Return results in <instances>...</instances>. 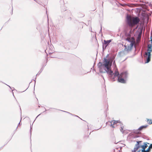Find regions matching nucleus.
<instances>
[{
	"label": "nucleus",
	"mask_w": 152,
	"mask_h": 152,
	"mask_svg": "<svg viewBox=\"0 0 152 152\" xmlns=\"http://www.w3.org/2000/svg\"><path fill=\"white\" fill-rule=\"evenodd\" d=\"M114 56L110 58H104L102 63L99 62L98 66L100 72H106L113 81H114L115 78L119 75V72L116 68Z\"/></svg>",
	"instance_id": "nucleus-1"
},
{
	"label": "nucleus",
	"mask_w": 152,
	"mask_h": 152,
	"mask_svg": "<svg viewBox=\"0 0 152 152\" xmlns=\"http://www.w3.org/2000/svg\"><path fill=\"white\" fill-rule=\"evenodd\" d=\"M126 43L124 45L125 48L124 51L127 53L131 50L134 42V39L133 38L128 37L126 39Z\"/></svg>",
	"instance_id": "nucleus-2"
},
{
	"label": "nucleus",
	"mask_w": 152,
	"mask_h": 152,
	"mask_svg": "<svg viewBox=\"0 0 152 152\" xmlns=\"http://www.w3.org/2000/svg\"><path fill=\"white\" fill-rule=\"evenodd\" d=\"M150 39L151 44L148 45L147 52L144 55L145 58L146 60V61L145 62V63H148L150 61L151 57V53L152 51V35Z\"/></svg>",
	"instance_id": "nucleus-3"
},
{
	"label": "nucleus",
	"mask_w": 152,
	"mask_h": 152,
	"mask_svg": "<svg viewBox=\"0 0 152 152\" xmlns=\"http://www.w3.org/2000/svg\"><path fill=\"white\" fill-rule=\"evenodd\" d=\"M127 23L131 27H133L138 24L140 21V19L137 17H132L127 15L126 17Z\"/></svg>",
	"instance_id": "nucleus-4"
},
{
	"label": "nucleus",
	"mask_w": 152,
	"mask_h": 152,
	"mask_svg": "<svg viewBox=\"0 0 152 152\" xmlns=\"http://www.w3.org/2000/svg\"><path fill=\"white\" fill-rule=\"evenodd\" d=\"M128 76V73L126 72L121 73L118 76V81L120 83H124L126 82L125 80Z\"/></svg>",
	"instance_id": "nucleus-5"
},
{
	"label": "nucleus",
	"mask_w": 152,
	"mask_h": 152,
	"mask_svg": "<svg viewBox=\"0 0 152 152\" xmlns=\"http://www.w3.org/2000/svg\"><path fill=\"white\" fill-rule=\"evenodd\" d=\"M147 144H149V143L147 142H145L144 143L143 145H142L140 143V148H142L141 152H143H143H149L150 149L152 148V146L150 145L147 149L145 151V149L148 146Z\"/></svg>",
	"instance_id": "nucleus-6"
},
{
	"label": "nucleus",
	"mask_w": 152,
	"mask_h": 152,
	"mask_svg": "<svg viewBox=\"0 0 152 152\" xmlns=\"http://www.w3.org/2000/svg\"><path fill=\"white\" fill-rule=\"evenodd\" d=\"M142 142L141 141L137 142V143L136 144L134 150L132 151V152H139L140 151V150H139L136 152L138 148H140V143H141Z\"/></svg>",
	"instance_id": "nucleus-7"
},
{
	"label": "nucleus",
	"mask_w": 152,
	"mask_h": 152,
	"mask_svg": "<svg viewBox=\"0 0 152 152\" xmlns=\"http://www.w3.org/2000/svg\"><path fill=\"white\" fill-rule=\"evenodd\" d=\"M110 123H111L110 125L113 128H115L116 126L115 125H116L117 124L119 123L121 124L120 121H118L113 120L110 122Z\"/></svg>",
	"instance_id": "nucleus-8"
},
{
	"label": "nucleus",
	"mask_w": 152,
	"mask_h": 152,
	"mask_svg": "<svg viewBox=\"0 0 152 152\" xmlns=\"http://www.w3.org/2000/svg\"><path fill=\"white\" fill-rule=\"evenodd\" d=\"M111 40H109L107 41L104 40V43L103 44V49H104V47L105 49L106 48L107 45L111 42Z\"/></svg>",
	"instance_id": "nucleus-9"
},
{
	"label": "nucleus",
	"mask_w": 152,
	"mask_h": 152,
	"mask_svg": "<svg viewBox=\"0 0 152 152\" xmlns=\"http://www.w3.org/2000/svg\"><path fill=\"white\" fill-rule=\"evenodd\" d=\"M118 145L119 146V147L120 148V149H121L122 147H124L125 145L124 144H122L120 142H118Z\"/></svg>",
	"instance_id": "nucleus-10"
},
{
	"label": "nucleus",
	"mask_w": 152,
	"mask_h": 152,
	"mask_svg": "<svg viewBox=\"0 0 152 152\" xmlns=\"http://www.w3.org/2000/svg\"><path fill=\"white\" fill-rule=\"evenodd\" d=\"M148 126V125H145L144 126H140L139 129H138L140 130H141L142 129L144 128H145Z\"/></svg>",
	"instance_id": "nucleus-11"
},
{
	"label": "nucleus",
	"mask_w": 152,
	"mask_h": 152,
	"mask_svg": "<svg viewBox=\"0 0 152 152\" xmlns=\"http://www.w3.org/2000/svg\"><path fill=\"white\" fill-rule=\"evenodd\" d=\"M142 29H143V26H141V27H140L138 28V30L140 31V35L141 34L142 32Z\"/></svg>",
	"instance_id": "nucleus-12"
},
{
	"label": "nucleus",
	"mask_w": 152,
	"mask_h": 152,
	"mask_svg": "<svg viewBox=\"0 0 152 152\" xmlns=\"http://www.w3.org/2000/svg\"><path fill=\"white\" fill-rule=\"evenodd\" d=\"M120 126H121L120 130L122 132H123V130L124 129V126H123L121 124H120Z\"/></svg>",
	"instance_id": "nucleus-13"
},
{
	"label": "nucleus",
	"mask_w": 152,
	"mask_h": 152,
	"mask_svg": "<svg viewBox=\"0 0 152 152\" xmlns=\"http://www.w3.org/2000/svg\"><path fill=\"white\" fill-rule=\"evenodd\" d=\"M151 121H151V120H148V124H152V123H151Z\"/></svg>",
	"instance_id": "nucleus-14"
},
{
	"label": "nucleus",
	"mask_w": 152,
	"mask_h": 152,
	"mask_svg": "<svg viewBox=\"0 0 152 152\" xmlns=\"http://www.w3.org/2000/svg\"><path fill=\"white\" fill-rule=\"evenodd\" d=\"M151 146H152V144H151Z\"/></svg>",
	"instance_id": "nucleus-15"
},
{
	"label": "nucleus",
	"mask_w": 152,
	"mask_h": 152,
	"mask_svg": "<svg viewBox=\"0 0 152 152\" xmlns=\"http://www.w3.org/2000/svg\"><path fill=\"white\" fill-rule=\"evenodd\" d=\"M19 124H20V122L19 123Z\"/></svg>",
	"instance_id": "nucleus-16"
},
{
	"label": "nucleus",
	"mask_w": 152,
	"mask_h": 152,
	"mask_svg": "<svg viewBox=\"0 0 152 152\" xmlns=\"http://www.w3.org/2000/svg\"><path fill=\"white\" fill-rule=\"evenodd\" d=\"M114 152H115V150Z\"/></svg>",
	"instance_id": "nucleus-17"
}]
</instances>
